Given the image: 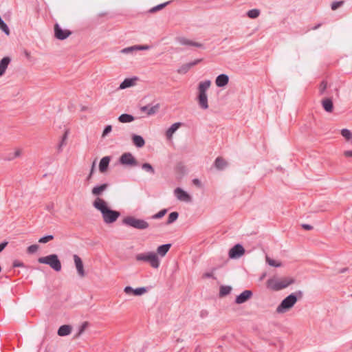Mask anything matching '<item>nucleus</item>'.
I'll return each instance as SVG.
<instances>
[{
	"label": "nucleus",
	"mask_w": 352,
	"mask_h": 352,
	"mask_svg": "<svg viewBox=\"0 0 352 352\" xmlns=\"http://www.w3.org/2000/svg\"><path fill=\"white\" fill-rule=\"evenodd\" d=\"M343 155L346 157H352V151H345Z\"/></svg>",
	"instance_id": "8fccbe9b"
},
{
	"label": "nucleus",
	"mask_w": 352,
	"mask_h": 352,
	"mask_svg": "<svg viewBox=\"0 0 352 352\" xmlns=\"http://www.w3.org/2000/svg\"><path fill=\"white\" fill-rule=\"evenodd\" d=\"M124 292L128 296H140L147 292L146 287H138L133 289L131 286H126L124 289Z\"/></svg>",
	"instance_id": "6e6552de"
},
{
	"label": "nucleus",
	"mask_w": 352,
	"mask_h": 352,
	"mask_svg": "<svg viewBox=\"0 0 352 352\" xmlns=\"http://www.w3.org/2000/svg\"><path fill=\"white\" fill-rule=\"evenodd\" d=\"M178 41L181 45H190L195 46L197 47H202L203 45L200 43L195 42L184 37H181L178 38Z\"/></svg>",
	"instance_id": "a211bd4d"
},
{
	"label": "nucleus",
	"mask_w": 352,
	"mask_h": 352,
	"mask_svg": "<svg viewBox=\"0 0 352 352\" xmlns=\"http://www.w3.org/2000/svg\"><path fill=\"white\" fill-rule=\"evenodd\" d=\"M71 332L72 327L69 325L65 324L60 327V328L58 330V335L59 336H65L70 334Z\"/></svg>",
	"instance_id": "a878e982"
},
{
	"label": "nucleus",
	"mask_w": 352,
	"mask_h": 352,
	"mask_svg": "<svg viewBox=\"0 0 352 352\" xmlns=\"http://www.w3.org/2000/svg\"><path fill=\"white\" fill-rule=\"evenodd\" d=\"M252 296V292L250 290H245L240 295H239L235 300L236 304H242L248 301Z\"/></svg>",
	"instance_id": "ddd939ff"
},
{
	"label": "nucleus",
	"mask_w": 352,
	"mask_h": 352,
	"mask_svg": "<svg viewBox=\"0 0 352 352\" xmlns=\"http://www.w3.org/2000/svg\"><path fill=\"white\" fill-rule=\"evenodd\" d=\"M338 131H339V132H351V131L349 129H345V128L339 129Z\"/></svg>",
	"instance_id": "bf43d9fd"
},
{
	"label": "nucleus",
	"mask_w": 352,
	"mask_h": 352,
	"mask_svg": "<svg viewBox=\"0 0 352 352\" xmlns=\"http://www.w3.org/2000/svg\"><path fill=\"white\" fill-rule=\"evenodd\" d=\"M13 266L15 267H23L24 264L22 262H21V261H15L13 263Z\"/></svg>",
	"instance_id": "de8ad7c7"
},
{
	"label": "nucleus",
	"mask_w": 352,
	"mask_h": 352,
	"mask_svg": "<svg viewBox=\"0 0 352 352\" xmlns=\"http://www.w3.org/2000/svg\"><path fill=\"white\" fill-rule=\"evenodd\" d=\"M120 162L122 164H126V165H135L136 164V160L133 157V156L129 153H124L121 157H120Z\"/></svg>",
	"instance_id": "2eb2a0df"
},
{
	"label": "nucleus",
	"mask_w": 352,
	"mask_h": 352,
	"mask_svg": "<svg viewBox=\"0 0 352 352\" xmlns=\"http://www.w3.org/2000/svg\"><path fill=\"white\" fill-rule=\"evenodd\" d=\"M260 14V10L258 9H252L247 12V16L250 19H256Z\"/></svg>",
	"instance_id": "473e14b6"
},
{
	"label": "nucleus",
	"mask_w": 352,
	"mask_h": 352,
	"mask_svg": "<svg viewBox=\"0 0 352 352\" xmlns=\"http://www.w3.org/2000/svg\"><path fill=\"white\" fill-rule=\"evenodd\" d=\"M166 212H167V210L166 209L162 210L159 212L154 214L153 218V219H160L166 214Z\"/></svg>",
	"instance_id": "37998d69"
},
{
	"label": "nucleus",
	"mask_w": 352,
	"mask_h": 352,
	"mask_svg": "<svg viewBox=\"0 0 352 352\" xmlns=\"http://www.w3.org/2000/svg\"><path fill=\"white\" fill-rule=\"evenodd\" d=\"M192 182H193L194 184H195L197 186H199L200 185V182H199V179H193Z\"/></svg>",
	"instance_id": "13d9d810"
},
{
	"label": "nucleus",
	"mask_w": 352,
	"mask_h": 352,
	"mask_svg": "<svg viewBox=\"0 0 352 352\" xmlns=\"http://www.w3.org/2000/svg\"><path fill=\"white\" fill-rule=\"evenodd\" d=\"M112 130V126L111 125H107L105 126L102 132H111Z\"/></svg>",
	"instance_id": "864d4df0"
},
{
	"label": "nucleus",
	"mask_w": 352,
	"mask_h": 352,
	"mask_svg": "<svg viewBox=\"0 0 352 352\" xmlns=\"http://www.w3.org/2000/svg\"><path fill=\"white\" fill-rule=\"evenodd\" d=\"M184 124L182 122H175L166 131V132H175L179 126L183 125Z\"/></svg>",
	"instance_id": "c9c22d12"
},
{
	"label": "nucleus",
	"mask_w": 352,
	"mask_h": 352,
	"mask_svg": "<svg viewBox=\"0 0 352 352\" xmlns=\"http://www.w3.org/2000/svg\"><path fill=\"white\" fill-rule=\"evenodd\" d=\"M171 135H172V133H167V139L170 140Z\"/></svg>",
	"instance_id": "680f3d73"
},
{
	"label": "nucleus",
	"mask_w": 352,
	"mask_h": 352,
	"mask_svg": "<svg viewBox=\"0 0 352 352\" xmlns=\"http://www.w3.org/2000/svg\"><path fill=\"white\" fill-rule=\"evenodd\" d=\"M197 102L200 108L202 109H207L208 108V96L206 93L198 94Z\"/></svg>",
	"instance_id": "4468645a"
},
{
	"label": "nucleus",
	"mask_w": 352,
	"mask_h": 352,
	"mask_svg": "<svg viewBox=\"0 0 352 352\" xmlns=\"http://www.w3.org/2000/svg\"><path fill=\"white\" fill-rule=\"evenodd\" d=\"M39 249V246L36 244L32 245L27 248V252L28 254L36 253Z\"/></svg>",
	"instance_id": "58836bf2"
},
{
	"label": "nucleus",
	"mask_w": 352,
	"mask_h": 352,
	"mask_svg": "<svg viewBox=\"0 0 352 352\" xmlns=\"http://www.w3.org/2000/svg\"><path fill=\"white\" fill-rule=\"evenodd\" d=\"M203 61V58H197L195 60L183 64L179 69H177V72L179 74H186L192 67L197 65V64L201 63Z\"/></svg>",
	"instance_id": "1a4fd4ad"
},
{
	"label": "nucleus",
	"mask_w": 352,
	"mask_h": 352,
	"mask_svg": "<svg viewBox=\"0 0 352 352\" xmlns=\"http://www.w3.org/2000/svg\"><path fill=\"white\" fill-rule=\"evenodd\" d=\"M266 262L270 265V266H272V267H280L282 265V263L280 261H277V260H274L269 256H266Z\"/></svg>",
	"instance_id": "2f4dec72"
},
{
	"label": "nucleus",
	"mask_w": 352,
	"mask_h": 352,
	"mask_svg": "<svg viewBox=\"0 0 352 352\" xmlns=\"http://www.w3.org/2000/svg\"><path fill=\"white\" fill-rule=\"evenodd\" d=\"M322 108L328 113H331L333 110V103L331 98H325L321 101Z\"/></svg>",
	"instance_id": "f3484780"
},
{
	"label": "nucleus",
	"mask_w": 352,
	"mask_h": 352,
	"mask_svg": "<svg viewBox=\"0 0 352 352\" xmlns=\"http://www.w3.org/2000/svg\"><path fill=\"white\" fill-rule=\"evenodd\" d=\"M170 3H171V1H166L165 3L159 4V5L156 6H154V7H153L152 8H151L148 10V12L149 13H154V12H156L157 11H160V10H162L163 8H164L167 5L170 4Z\"/></svg>",
	"instance_id": "c85d7f7f"
},
{
	"label": "nucleus",
	"mask_w": 352,
	"mask_h": 352,
	"mask_svg": "<svg viewBox=\"0 0 352 352\" xmlns=\"http://www.w3.org/2000/svg\"><path fill=\"white\" fill-rule=\"evenodd\" d=\"M137 78L135 77L132 78H125L120 85L119 89H124L133 86Z\"/></svg>",
	"instance_id": "5701e85b"
},
{
	"label": "nucleus",
	"mask_w": 352,
	"mask_h": 352,
	"mask_svg": "<svg viewBox=\"0 0 352 352\" xmlns=\"http://www.w3.org/2000/svg\"><path fill=\"white\" fill-rule=\"evenodd\" d=\"M64 132L67 133L68 132V129H65Z\"/></svg>",
	"instance_id": "0e129e2a"
},
{
	"label": "nucleus",
	"mask_w": 352,
	"mask_h": 352,
	"mask_svg": "<svg viewBox=\"0 0 352 352\" xmlns=\"http://www.w3.org/2000/svg\"><path fill=\"white\" fill-rule=\"evenodd\" d=\"M210 84H211V82L209 80L201 82L198 86V92L199 93H206V91L210 87Z\"/></svg>",
	"instance_id": "bb28decb"
},
{
	"label": "nucleus",
	"mask_w": 352,
	"mask_h": 352,
	"mask_svg": "<svg viewBox=\"0 0 352 352\" xmlns=\"http://www.w3.org/2000/svg\"><path fill=\"white\" fill-rule=\"evenodd\" d=\"M214 165L218 169H223L227 166V162L221 157L216 159Z\"/></svg>",
	"instance_id": "c756f323"
},
{
	"label": "nucleus",
	"mask_w": 352,
	"mask_h": 352,
	"mask_svg": "<svg viewBox=\"0 0 352 352\" xmlns=\"http://www.w3.org/2000/svg\"><path fill=\"white\" fill-rule=\"evenodd\" d=\"M213 277V273L212 272H206L203 274L204 278H210Z\"/></svg>",
	"instance_id": "3c124183"
},
{
	"label": "nucleus",
	"mask_w": 352,
	"mask_h": 352,
	"mask_svg": "<svg viewBox=\"0 0 352 352\" xmlns=\"http://www.w3.org/2000/svg\"><path fill=\"white\" fill-rule=\"evenodd\" d=\"M344 3V1H333L332 3H331V9L333 10H336V9H338L339 7H340L342 4Z\"/></svg>",
	"instance_id": "79ce46f5"
},
{
	"label": "nucleus",
	"mask_w": 352,
	"mask_h": 352,
	"mask_svg": "<svg viewBox=\"0 0 352 352\" xmlns=\"http://www.w3.org/2000/svg\"><path fill=\"white\" fill-rule=\"evenodd\" d=\"M133 142L138 147H142L144 144V139L140 135H134L133 137Z\"/></svg>",
	"instance_id": "7c9ffc66"
},
{
	"label": "nucleus",
	"mask_w": 352,
	"mask_h": 352,
	"mask_svg": "<svg viewBox=\"0 0 352 352\" xmlns=\"http://www.w3.org/2000/svg\"><path fill=\"white\" fill-rule=\"evenodd\" d=\"M174 194L177 199L181 201L190 202L191 201L190 195L184 191L181 188H177L174 190Z\"/></svg>",
	"instance_id": "f8f14e48"
},
{
	"label": "nucleus",
	"mask_w": 352,
	"mask_h": 352,
	"mask_svg": "<svg viewBox=\"0 0 352 352\" xmlns=\"http://www.w3.org/2000/svg\"><path fill=\"white\" fill-rule=\"evenodd\" d=\"M135 50H136V46L133 45V46H131V47L124 48L123 50H121V52L124 53V54H126V53L131 52H133V51H135Z\"/></svg>",
	"instance_id": "c03bdc74"
},
{
	"label": "nucleus",
	"mask_w": 352,
	"mask_h": 352,
	"mask_svg": "<svg viewBox=\"0 0 352 352\" xmlns=\"http://www.w3.org/2000/svg\"><path fill=\"white\" fill-rule=\"evenodd\" d=\"M232 290V287L230 286H221L220 287L219 294L221 296H224L230 294Z\"/></svg>",
	"instance_id": "f704fd0d"
},
{
	"label": "nucleus",
	"mask_w": 352,
	"mask_h": 352,
	"mask_svg": "<svg viewBox=\"0 0 352 352\" xmlns=\"http://www.w3.org/2000/svg\"><path fill=\"white\" fill-rule=\"evenodd\" d=\"M8 245V242H3L0 244V253L4 250Z\"/></svg>",
	"instance_id": "5fc2aeb1"
},
{
	"label": "nucleus",
	"mask_w": 352,
	"mask_h": 352,
	"mask_svg": "<svg viewBox=\"0 0 352 352\" xmlns=\"http://www.w3.org/2000/svg\"><path fill=\"white\" fill-rule=\"evenodd\" d=\"M297 302L296 296L292 294L286 297L281 303L277 307L276 312L283 314L289 310Z\"/></svg>",
	"instance_id": "423d86ee"
},
{
	"label": "nucleus",
	"mask_w": 352,
	"mask_h": 352,
	"mask_svg": "<svg viewBox=\"0 0 352 352\" xmlns=\"http://www.w3.org/2000/svg\"><path fill=\"white\" fill-rule=\"evenodd\" d=\"M137 262H146L154 269L159 268L160 260L157 254L154 252H146L137 254L135 256Z\"/></svg>",
	"instance_id": "7ed1b4c3"
},
{
	"label": "nucleus",
	"mask_w": 352,
	"mask_h": 352,
	"mask_svg": "<svg viewBox=\"0 0 352 352\" xmlns=\"http://www.w3.org/2000/svg\"><path fill=\"white\" fill-rule=\"evenodd\" d=\"M160 105L157 104L154 106L146 105L141 107V111L143 112H146L147 115L151 116L155 114L159 109Z\"/></svg>",
	"instance_id": "aec40b11"
},
{
	"label": "nucleus",
	"mask_w": 352,
	"mask_h": 352,
	"mask_svg": "<svg viewBox=\"0 0 352 352\" xmlns=\"http://www.w3.org/2000/svg\"><path fill=\"white\" fill-rule=\"evenodd\" d=\"M122 221L124 224L139 230H144L149 226L148 223L146 221L134 217H126Z\"/></svg>",
	"instance_id": "39448f33"
},
{
	"label": "nucleus",
	"mask_w": 352,
	"mask_h": 352,
	"mask_svg": "<svg viewBox=\"0 0 352 352\" xmlns=\"http://www.w3.org/2000/svg\"><path fill=\"white\" fill-rule=\"evenodd\" d=\"M11 59L8 56L3 57L0 61V76H3L10 64Z\"/></svg>",
	"instance_id": "6ab92c4d"
},
{
	"label": "nucleus",
	"mask_w": 352,
	"mask_h": 352,
	"mask_svg": "<svg viewBox=\"0 0 352 352\" xmlns=\"http://www.w3.org/2000/svg\"><path fill=\"white\" fill-rule=\"evenodd\" d=\"M87 325H88V323L87 322L83 323V324L82 325V327L80 328L79 334H80L81 333L83 332V331L85 329V328L87 327Z\"/></svg>",
	"instance_id": "6e6d98bb"
},
{
	"label": "nucleus",
	"mask_w": 352,
	"mask_h": 352,
	"mask_svg": "<svg viewBox=\"0 0 352 352\" xmlns=\"http://www.w3.org/2000/svg\"><path fill=\"white\" fill-rule=\"evenodd\" d=\"M245 254V249L240 244L235 245L229 251V256L231 258H239Z\"/></svg>",
	"instance_id": "9b49d317"
},
{
	"label": "nucleus",
	"mask_w": 352,
	"mask_h": 352,
	"mask_svg": "<svg viewBox=\"0 0 352 352\" xmlns=\"http://www.w3.org/2000/svg\"><path fill=\"white\" fill-rule=\"evenodd\" d=\"M320 25H321V24L319 23V24L315 25L314 27H313L311 29L314 30H317L319 27H320Z\"/></svg>",
	"instance_id": "052dcab7"
},
{
	"label": "nucleus",
	"mask_w": 352,
	"mask_h": 352,
	"mask_svg": "<svg viewBox=\"0 0 352 352\" xmlns=\"http://www.w3.org/2000/svg\"><path fill=\"white\" fill-rule=\"evenodd\" d=\"M142 168L145 170L147 172H150L152 174L154 173V169L153 168L152 166L150 164L145 163L142 165Z\"/></svg>",
	"instance_id": "a19ab883"
},
{
	"label": "nucleus",
	"mask_w": 352,
	"mask_h": 352,
	"mask_svg": "<svg viewBox=\"0 0 352 352\" xmlns=\"http://www.w3.org/2000/svg\"><path fill=\"white\" fill-rule=\"evenodd\" d=\"M295 283L294 278L292 276L277 277L273 276L266 282L267 287L273 291H280L287 288Z\"/></svg>",
	"instance_id": "f03ea898"
},
{
	"label": "nucleus",
	"mask_w": 352,
	"mask_h": 352,
	"mask_svg": "<svg viewBox=\"0 0 352 352\" xmlns=\"http://www.w3.org/2000/svg\"><path fill=\"white\" fill-rule=\"evenodd\" d=\"M22 154V150L20 148H15L12 151L8 153L6 157V160L8 161H12L19 157Z\"/></svg>",
	"instance_id": "4be33fe9"
},
{
	"label": "nucleus",
	"mask_w": 352,
	"mask_h": 352,
	"mask_svg": "<svg viewBox=\"0 0 352 352\" xmlns=\"http://www.w3.org/2000/svg\"><path fill=\"white\" fill-rule=\"evenodd\" d=\"M38 262L41 264L48 265L56 272H60L62 268L61 263L56 254H50L38 258Z\"/></svg>",
	"instance_id": "20e7f679"
},
{
	"label": "nucleus",
	"mask_w": 352,
	"mask_h": 352,
	"mask_svg": "<svg viewBox=\"0 0 352 352\" xmlns=\"http://www.w3.org/2000/svg\"><path fill=\"white\" fill-rule=\"evenodd\" d=\"M73 258H74L75 267H76V269L78 276L80 278L85 277V271L84 269V265H83L82 259L77 254H74L73 256Z\"/></svg>",
	"instance_id": "9d476101"
},
{
	"label": "nucleus",
	"mask_w": 352,
	"mask_h": 352,
	"mask_svg": "<svg viewBox=\"0 0 352 352\" xmlns=\"http://www.w3.org/2000/svg\"><path fill=\"white\" fill-rule=\"evenodd\" d=\"M54 239L53 235H47L43 237H41L38 239V242L41 243H46Z\"/></svg>",
	"instance_id": "ea45409f"
},
{
	"label": "nucleus",
	"mask_w": 352,
	"mask_h": 352,
	"mask_svg": "<svg viewBox=\"0 0 352 352\" xmlns=\"http://www.w3.org/2000/svg\"><path fill=\"white\" fill-rule=\"evenodd\" d=\"M72 34L69 30H63L58 23L54 25V36L58 40H64Z\"/></svg>",
	"instance_id": "0eeeda50"
},
{
	"label": "nucleus",
	"mask_w": 352,
	"mask_h": 352,
	"mask_svg": "<svg viewBox=\"0 0 352 352\" xmlns=\"http://www.w3.org/2000/svg\"><path fill=\"white\" fill-rule=\"evenodd\" d=\"M108 184H103L100 186H95L91 190V193L93 195L99 197L100 195L102 194V192L107 188Z\"/></svg>",
	"instance_id": "412c9836"
},
{
	"label": "nucleus",
	"mask_w": 352,
	"mask_h": 352,
	"mask_svg": "<svg viewBox=\"0 0 352 352\" xmlns=\"http://www.w3.org/2000/svg\"><path fill=\"white\" fill-rule=\"evenodd\" d=\"M344 140L350 144H352V133H342Z\"/></svg>",
	"instance_id": "a18cd8bd"
},
{
	"label": "nucleus",
	"mask_w": 352,
	"mask_h": 352,
	"mask_svg": "<svg viewBox=\"0 0 352 352\" xmlns=\"http://www.w3.org/2000/svg\"><path fill=\"white\" fill-rule=\"evenodd\" d=\"M327 88V82L326 80H322L319 85V94L320 95H323L324 91Z\"/></svg>",
	"instance_id": "4c0bfd02"
},
{
	"label": "nucleus",
	"mask_w": 352,
	"mask_h": 352,
	"mask_svg": "<svg viewBox=\"0 0 352 352\" xmlns=\"http://www.w3.org/2000/svg\"><path fill=\"white\" fill-rule=\"evenodd\" d=\"M134 117L132 115L123 113L118 117V120L122 123L131 122L134 120Z\"/></svg>",
	"instance_id": "cd10ccee"
},
{
	"label": "nucleus",
	"mask_w": 352,
	"mask_h": 352,
	"mask_svg": "<svg viewBox=\"0 0 352 352\" xmlns=\"http://www.w3.org/2000/svg\"><path fill=\"white\" fill-rule=\"evenodd\" d=\"M0 29L6 34H10V30L7 25V24L3 21L1 19L0 20Z\"/></svg>",
	"instance_id": "e433bc0d"
},
{
	"label": "nucleus",
	"mask_w": 352,
	"mask_h": 352,
	"mask_svg": "<svg viewBox=\"0 0 352 352\" xmlns=\"http://www.w3.org/2000/svg\"><path fill=\"white\" fill-rule=\"evenodd\" d=\"M66 140H67V133H64V135L62 137V140H61L60 146H62L63 145H64L65 144Z\"/></svg>",
	"instance_id": "603ef678"
},
{
	"label": "nucleus",
	"mask_w": 352,
	"mask_h": 352,
	"mask_svg": "<svg viewBox=\"0 0 352 352\" xmlns=\"http://www.w3.org/2000/svg\"><path fill=\"white\" fill-rule=\"evenodd\" d=\"M95 166H96V160H94L93 164H92L90 173H89V176L87 177V179L88 180H89L91 178V177H92V175H93V173L94 172V170H95Z\"/></svg>",
	"instance_id": "49530a36"
},
{
	"label": "nucleus",
	"mask_w": 352,
	"mask_h": 352,
	"mask_svg": "<svg viewBox=\"0 0 352 352\" xmlns=\"http://www.w3.org/2000/svg\"><path fill=\"white\" fill-rule=\"evenodd\" d=\"M94 207L99 210L106 223L115 222L120 217V212L109 208L108 203L100 197H96L93 202Z\"/></svg>",
	"instance_id": "f257e3e1"
},
{
	"label": "nucleus",
	"mask_w": 352,
	"mask_h": 352,
	"mask_svg": "<svg viewBox=\"0 0 352 352\" xmlns=\"http://www.w3.org/2000/svg\"><path fill=\"white\" fill-rule=\"evenodd\" d=\"M137 50H148L149 47L148 45H135Z\"/></svg>",
	"instance_id": "09e8293b"
},
{
	"label": "nucleus",
	"mask_w": 352,
	"mask_h": 352,
	"mask_svg": "<svg viewBox=\"0 0 352 352\" xmlns=\"http://www.w3.org/2000/svg\"><path fill=\"white\" fill-rule=\"evenodd\" d=\"M302 227L305 229V230H309L311 229H312V226H309V225H303Z\"/></svg>",
	"instance_id": "4d7b16f0"
},
{
	"label": "nucleus",
	"mask_w": 352,
	"mask_h": 352,
	"mask_svg": "<svg viewBox=\"0 0 352 352\" xmlns=\"http://www.w3.org/2000/svg\"><path fill=\"white\" fill-rule=\"evenodd\" d=\"M179 217V214L177 212H173L170 214H169L168 220H167V224H170L175 221Z\"/></svg>",
	"instance_id": "72a5a7b5"
},
{
	"label": "nucleus",
	"mask_w": 352,
	"mask_h": 352,
	"mask_svg": "<svg viewBox=\"0 0 352 352\" xmlns=\"http://www.w3.org/2000/svg\"><path fill=\"white\" fill-rule=\"evenodd\" d=\"M106 14V13H100L99 14V16H104Z\"/></svg>",
	"instance_id": "e2e57ef3"
},
{
	"label": "nucleus",
	"mask_w": 352,
	"mask_h": 352,
	"mask_svg": "<svg viewBox=\"0 0 352 352\" xmlns=\"http://www.w3.org/2000/svg\"><path fill=\"white\" fill-rule=\"evenodd\" d=\"M170 246H171L170 244H165V245L159 246L157 248L156 254H157L158 256H160L162 257H164L166 254V253L168 252V250H170Z\"/></svg>",
	"instance_id": "393cba45"
},
{
	"label": "nucleus",
	"mask_w": 352,
	"mask_h": 352,
	"mask_svg": "<svg viewBox=\"0 0 352 352\" xmlns=\"http://www.w3.org/2000/svg\"><path fill=\"white\" fill-rule=\"evenodd\" d=\"M229 77L227 74H221L215 80L216 85L218 87H223L228 84Z\"/></svg>",
	"instance_id": "dca6fc26"
},
{
	"label": "nucleus",
	"mask_w": 352,
	"mask_h": 352,
	"mask_svg": "<svg viewBox=\"0 0 352 352\" xmlns=\"http://www.w3.org/2000/svg\"><path fill=\"white\" fill-rule=\"evenodd\" d=\"M109 162L110 157L108 156L104 157L101 159L99 164V170L101 173H105L107 171Z\"/></svg>",
	"instance_id": "b1692460"
}]
</instances>
